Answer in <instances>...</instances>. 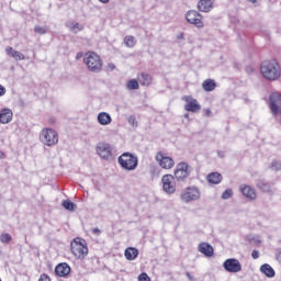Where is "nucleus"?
<instances>
[{
    "label": "nucleus",
    "mask_w": 281,
    "mask_h": 281,
    "mask_svg": "<svg viewBox=\"0 0 281 281\" xmlns=\"http://www.w3.org/2000/svg\"><path fill=\"white\" fill-rule=\"evenodd\" d=\"M260 72L261 76L270 82L279 80L281 76L280 64L276 59L263 60L260 65Z\"/></svg>",
    "instance_id": "obj_1"
},
{
    "label": "nucleus",
    "mask_w": 281,
    "mask_h": 281,
    "mask_svg": "<svg viewBox=\"0 0 281 281\" xmlns=\"http://www.w3.org/2000/svg\"><path fill=\"white\" fill-rule=\"evenodd\" d=\"M271 168L272 170H276V171L281 170V162L278 160L272 161Z\"/></svg>",
    "instance_id": "obj_36"
},
{
    "label": "nucleus",
    "mask_w": 281,
    "mask_h": 281,
    "mask_svg": "<svg viewBox=\"0 0 281 281\" xmlns=\"http://www.w3.org/2000/svg\"><path fill=\"white\" fill-rule=\"evenodd\" d=\"M40 140L44 146H56L58 144V132L53 128H44L40 134Z\"/></svg>",
    "instance_id": "obj_6"
},
{
    "label": "nucleus",
    "mask_w": 281,
    "mask_h": 281,
    "mask_svg": "<svg viewBox=\"0 0 281 281\" xmlns=\"http://www.w3.org/2000/svg\"><path fill=\"white\" fill-rule=\"evenodd\" d=\"M5 154L3 151H0V159H4Z\"/></svg>",
    "instance_id": "obj_49"
},
{
    "label": "nucleus",
    "mask_w": 281,
    "mask_h": 281,
    "mask_svg": "<svg viewBox=\"0 0 281 281\" xmlns=\"http://www.w3.org/2000/svg\"><path fill=\"white\" fill-rule=\"evenodd\" d=\"M100 3H109V0H99Z\"/></svg>",
    "instance_id": "obj_51"
},
{
    "label": "nucleus",
    "mask_w": 281,
    "mask_h": 281,
    "mask_svg": "<svg viewBox=\"0 0 281 281\" xmlns=\"http://www.w3.org/2000/svg\"><path fill=\"white\" fill-rule=\"evenodd\" d=\"M138 80L142 87H150V85L153 83V77L146 72H142Z\"/></svg>",
    "instance_id": "obj_25"
},
{
    "label": "nucleus",
    "mask_w": 281,
    "mask_h": 281,
    "mask_svg": "<svg viewBox=\"0 0 281 281\" xmlns=\"http://www.w3.org/2000/svg\"><path fill=\"white\" fill-rule=\"evenodd\" d=\"M184 117H186V120H188L189 117H190V114H184Z\"/></svg>",
    "instance_id": "obj_52"
},
{
    "label": "nucleus",
    "mask_w": 281,
    "mask_h": 281,
    "mask_svg": "<svg viewBox=\"0 0 281 281\" xmlns=\"http://www.w3.org/2000/svg\"><path fill=\"white\" fill-rule=\"evenodd\" d=\"M70 249L75 258L82 260L89 256V247H87V241L80 237L75 238L70 243Z\"/></svg>",
    "instance_id": "obj_3"
},
{
    "label": "nucleus",
    "mask_w": 281,
    "mask_h": 281,
    "mask_svg": "<svg viewBox=\"0 0 281 281\" xmlns=\"http://www.w3.org/2000/svg\"><path fill=\"white\" fill-rule=\"evenodd\" d=\"M175 176L165 175L162 177V190L167 192V194H175L177 191V187L175 186Z\"/></svg>",
    "instance_id": "obj_11"
},
{
    "label": "nucleus",
    "mask_w": 281,
    "mask_h": 281,
    "mask_svg": "<svg viewBox=\"0 0 281 281\" xmlns=\"http://www.w3.org/2000/svg\"><path fill=\"white\" fill-rule=\"evenodd\" d=\"M83 63L92 74H100L102 71V58L94 52L87 53Z\"/></svg>",
    "instance_id": "obj_5"
},
{
    "label": "nucleus",
    "mask_w": 281,
    "mask_h": 281,
    "mask_svg": "<svg viewBox=\"0 0 281 281\" xmlns=\"http://www.w3.org/2000/svg\"><path fill=\"white\" fill-rule=\"evenodd\" d=\"M186 276H187L188 280H190V281H196V280L194 279V277H192V274H191L190 272H186Z\"/></svg>",
    "instance_id": "obj_45"
},
{
    "label": "nucleus",
    "mask_w": 281,
    "mask_h": 281,
    "mask_svg": "<svg viewBox=\"0 0 281 281\" xmlns=\"http://www.w3.org/2000/svg\"><path fill=\"white\" fill-rule=\"evenodd\" d=\"M119 165L123 170H137V166H139V158L135 156L134 154H131L128 151L123 153L119 158H117Z\"/></svg>",
    "instance_id": "obj_2"
},
{
    "label": "nucleus",
    "mask_w": 281,
    "mask_h": 281,
    "mask_svg": "<svg viewBox=\"0 0 281 281\" xmlns=\"http://www.w3.org/2000/svg\"><path fill=\"white\" fill-rule=\"evenodd\" d=\"M97 120L101 124V126H109V124L113 122V119H111V114L106 112H100L97 116Z\"/></svg>",
    "instance_id": "obj_21"
},
{
    "label": "nucleus",
    "mask_w": 281,
    "mask_h": 281,
    "mask_svg": "<svg viewBox=\"0 0 281 281\" xmlns=\"http://www.w3.org/2000/svg\"><path fill=\"white\" fill-rule=\"evenodd\" d=\"M34 32H35V34H40V35L47 34V26H38V25H36L34 27Z\"/></svg>",
    "instance_id": "obj_33"
},
{
    "label": "nucleus",
    "mask_w": 281,
    "mask_h": 281,
    "mask_svg": "<svg viewBox=\"0 0 281 281\" xmlns=\"http://www.w3.org/2000/svg\"><path fill=\"white\" fill-rule=\"evenodd\" d=\"M249 3H258V0H247Z\"/></svg>",
    "instance_id": "obj_50"
},
{
    "label": "nucleus",
    "mask_w": 281,
    "mask_h": 281,
    "mask_svg": "<svg viewBox=\"0 0 281 281\" xmlns=\"http://www.w3.org/2000/svg\"><path fill=\"white\" fill-rule=\"evenodd\" d=\"M97 153L102 159H109L112 155L111 146L109 144H101L97 147Z\"/></svg>",
    "instance_id": "obj_17"
},
{
    "label": "nucleus",
    "mask_w": 281,
    "mask_h": 281,
    "mask_svg": "<svg viewBox=\"0 0 281 281\" xmlns=\"http://www.w3.org/2000/svg\"><path fill=\"white\" fill-rule=\"evenodd\" d=\"M199 199H201V191L196 187H188L180 194L182 203H191V201H199Z\"/></svg>",
    "instance_id": "obj_7"
},
{
    "label": "nucleus",
    "mask_w": 281,
    "mask_h": 281,
    "mask_svg": "<svg viewBox=\"0 0 281 281\" xmlns=\"http://www.w3.org/2000/svg\"><path fill=\"white\" fill-rule=\"evenodd\" d=\"M126 87L130 89V91H136V89H139V81L136 79H130Z\"/></svg>",
    "instance_id": "obj_30"
},
{
    "label": "nucleus",
    "mask_w": 281,
    "mask_h": 281,
    "mask_svg": "<svg viewBox=\"0 0 281 281\" xmlns=\"http://www.w3.org/2000/svg\"><path fill=\"white\" fill-rule=\"evenodd\" d=\"M239 190L248 201H256L258 199V193H256V189L251 188L250 186L247 184H241L239 187Z\"/></svg>",
    "instance_id": "obj_15"
},
{
    "label": "nucleus",
    "mask_w": 281,
    "mask_h": 281,
    "mask_svg": "<svg viewBox=\"0 0 281 281\" xmlns=\"http://www.w3.org/2000/svg\"><path fill=\"white\" fill-rule=\"evenodd\" d=\"M276 259H277L279 262H281V248H278V249H277Z\"/></svg>",
    "instance_id": "obj_40"
},
{
    "label": "nucleus",
    "mask_w": 281,
    "mask_h": 281,
    "mask_svg": "<svg viewBox=\"0 0 281 281\" xmlns=\"http://www.w3.org/2000/svg\"><path fill=\"white\" fill-rule=\"evenodd\" d=\"M209 183H213L214 186H218L221 181H223V176L220 172H212L207 176Z\"/></svg>",
    "instance_id": "obj_27"
},
{
    "label": "nucleus",
    "mask_w": 281,
    "mask_h": 281,
    "mask_svg": "<svg viewBox=\"0 0 281 281\" xmlns=\"http://www.w3.org/2000/svg\"><path fill=\"white\" fill-rule=\"evenodd\" d=\"M251 258H254V260H258V258H260V251L252 250Z\"/></svg>",
    "instance_id": "obj_38"
},
{
    "label": "nucleus",
    "mask_w": 281,
    "mask_h": 281,
    "mask_svg": "<svg viewBox=\"0 0 281 281\" xmlns=\"http://www.w3.org/2000/svg\"><path fill=\"white\" fill-rule=\"evenodd\" d=\"M217 156L223 159V157H225V154H223V151H217Z\"/></svg>",
    "instance_id": "obj_47"
},
{
    "label": "nucleus",
    "mask_w": 281,
    "mask_h": 281,
    "mask_svg": "<svg viewBox=\"0 0 281 281\" xmlns=\"http://www.w3.org/2000/svg\"><path fill=\"white\" fill-rule=\"evenodd\" d=\"M198 9L200 12H212L214 9V0H200L198 2Z\"/></svg>",
    "instance_id": "obj_19"
},
{
    "label": "nucleus",
    "mask_w": 281,
    "mask_h": 281,
    "mask_svg": "<svg viewBox=\"0 0 281 281\" xmlns=\"http://www.w3.org/2000/svg\"><path fill=\"white\" fill-rule=\"evenodd\" d=\"M61 205L64 210H67L68 212H76V209L78 207V205L70 200L63 201Z\"/></svg>",
    "instance_id": "obj_28"
},
{
    "label": "nucleus",
    "mask_w": 281,
    "mask_h": 281,
    "mask_svg": "<svg viewBox=\"0 0 281 281\" xmlns=\"http://www.w3.org/2000/svg\"><path fill=\"white\" fill-rule=\"evenodd\" d=\"M184 37L186 35L183 33L177 35L178 41H183Z\"/></svg>",
    "instance_id": "obj_46"
},
{
    "label": "nucleus",
    "mask_w": 281,
    "mask_h": 281,
    "mask_svg": "<svg viewBox=\"0 0 281 281\" xmlns=\"http://www.w3.org/2000/svg\"><path fill=\"white\" fill-rule=\"evenodd\" d=\"M76 58H77V60H80V58H82V53H78Z\"/></svg>",
    "instance_id": "obj_48"
},
{
    "label": "nucleus",
    "mask_w": 281,
    "mask_h": 281,
    "mask_svg": "<svg viewBox=\"0 0 281 281\" xmlns=\"http://www.w3.org/2000/svg\"><path fill=\"white\" fill-rule=\"evenodd\" d=\"M270 100V111L273 115H279L280 104H281V94L279 92H272L269 97Z\"/></svg>",
    "instance_id": "obj_13"
},
{
    "label": "nucleus",
    "mask_w": 281,
    "mask_h": 281,
    "mask_svg": "<svg viewBox=\"0 0 281 281\" xmlns=\"http://www.w3.org/2000/svg\"><path fill=\"white\" fill-rule=\"evenodd\" d=\"M256 188L263 192V194H273V182H269V180L265 178H259L256 180Z\"/></svg>",
    "instance_id": "obj_12"
},
{
    "label": "nucleus",
    "mask_w": 281,
    "mask_h": 281,
    "mask_svg": "<svg viewBox=\"0 0 281 281\" xmlns=\"http://www.w3.org/2000/svg\"><path fill=\"white\" fill-rule=\"evenodd\" d=\"M108 71H115V64H113V63H110V64H108Z\"/></svg>",
    "instance_id": "obj_41"
},
{
    "label": "nucleus",
    "mask_w": 281,
    "mask_h": 281,
    "mask_svg": "<svg viewBox=\"0 0 281 281\" xmlns=\"http://www.w3.org/2000/svg\"><path fill=\"white\" fill-rule=\"evenodd\" d=\"M203 111H204V115H206V117H212V110L205 109Z\"/></svg>",
    "instance_id": "obj_42"
},
{
    "label": "nucleus",
    "mask_w": 281,
    "mask_h": 281,
    "mask_svg": "<svg viewBox=\"0 0 281 281\" xmlns=\"http://www.w3.org/2000/svg\"><path fill=\"white\" fill-rule=\"evenodd\" d=\"M0 241L3 245H10V243H12V235L8 234V233H3L0 235Z\"/></svg>",
    "instance_id": "obj_31"
},
{
    "label": "nucleus",
    "mask_w": 281,
    "mask_h": 281,
    "mask_svg": "<svg viewBox=\"0 0 281 281\" xmlns=\"http://www.w3.org/2000/svg\"><path fill=\"white\" fill-rule=\"evenodd\" d=\"M5 53L8 56H11V58H14V60H25V55L19 50H14L12 47H7Z\"/></svg>",
    "instance_id": "obj_23"
},
{
    "label": "nucleus",
    "mask_w": 281,
    "mask_h": 281,
    "mask_svg": "<svg viewBox=\"0 0 281 281\" xmlns=\"http://www.w3.org/2000/svg\"><path fill=\"white\" fill-rule=\"evenodd\" d=\"M156 161H158L160 168H164L165 170H170L171 168H175V159H172V157L164 155V153L161 151L156 155Z\"/></svg>",
    "instance_id": "obj_10"
},
{
    "label": "nucleus",
    "mask_w": 281,
    "mask_h": 281,
    "mask_svg": "<svg viewBox=\"0 0 281 281\" xmlns=\"http://www.w3.org/2000/svg\"><path fill=\"white\" fill-rule=\"evenodd\" d=\"M260 271L267 278H276V270H273V268L269 263H263L260 267Z\"/></svg>",
    "instance_id": "obj_24"
},
{
    "label": "nucleus",
    "mask_w": 281,
    "mask_h": 281,
    "mask_svg": "<svg viewBox=\"0 0 281 281\" xmlns=\"http://www.w3.org/2000/svg\"><path fill=\"white\" fill-rule=\"evenodd\" d=\"M202 89L207 93L214 91L216 89V81L214 79H206L202 83Z\"/></svg>",
    "instance_id": "obj_26"
},
{
    "label": "nucleus",
    "mask_w": 281,
    "mask_h": 281,
    "mask_svg": "<svg viewBox=\"0 0 281 281\" xmlns=\"http://www.w3.org/2000/svg\"><path fill=\"white\" fill-rule=\"evenodd\" d=\"M186 19L188 23H190L191 25H195V27H203V21H202L203 15H201L199 11H195V10L188 11L186 14Z\"/></svg>",
    "instance_id": "obj_9"
},
{
    "label": "nucleus",
    "mask_w": 281,
    "mask_h": 281,
    "mask_svg": "<svg viewBox=\"0 0 281 281\" xmlns=\"http://www.w3.org/2000/svg\"><path fill=\"white\" fill-rule=\"evenodd\" d=\"M12 110L4 108L0 111V123L1 124H10L13 117Z\"/></svg>",
    "instance_id": "obj_20"
},
{
    "label": "nucleus",
    "mask_w": 281,
    "mask_h": 281,
    "mask_svg": "<svg viewBox=\"0 0 281 281\" xmlns=\"http://www.w3.org/2000/svg\"><path fill=\"white\" fill-rule=\"evenodd\" d=\"M70 31L74 32V34H78V32H82V26L80 25V23L76 22L70 27Z\"/></svg>",
    "instance_id": "obj_34"
},
{
    "label": "nucleus",
    "mask_w": 281,
    "mask_h": 281,
    "mask_svg": "<svg viewBox=\"0 0 281 281\" xmlns=\"http://www.w3.org/2000/svg\"><path fill=\"white\" fill-rule=\"evenodd\" d=\"M138 281H150V277H148V273L142 272V273L138 276Z\"/></svg>",
    "instance_id": "obj_37"
},
{
    "label": "nucleus",
    "mask_w": 281,
    "mask_h": 281,
    "mask_svg": "<svg viewBox=\"0 0 281 281\" xmlns=\"http://www.w3.org/2000/svg\"><path fill=\"white\" fill-rule=\"evenodd\" d=\"M38 281H52V279L49 278V276L44 273L40 277Z\"/></svg>",
    "instance_id": "obj_39"
},
{
    "label": "nucleus",
    "mask_w": 281,
    "mask_h": 281,
    "mask_svg": "<svg viewBox=\"0 0 281 281\" xmlns=\"http://www.w3.org/2000/svg\"><path fill=\"white\" fill-rule=\"evenodd\" d=\"M136 43H137V41L135 40V37L133 35H126L124 37V44L126 45V47H135Z\"/></svg>",
    "instance_id": "obj_29"
},
{
    "label": "nucleus",
    "mask_w": 281,
    "mask_h": 281,
    "mask_svg": "<svg viewBox=\"0 0 281 281\" xmlns=\"http://www.w3.org/2000/svg\"><path fill=\"white\" fill-rule=\"evenodd\" d=\"M127 122L131 126H133L134 128H137V117H135V115H131L127 119Z\"/></svg>",
    "instance_id": "obj_35"
},
{
    "label": "nucleus",
    "mask_w": 281,
    "mask_h": 281,
    "mask_svg": "<svg viewBox=\"0 0 281 281\" xmlns=\"http://www.w3.org/2000/svg\"><path fill=\"white\" fill-rule=\"evenodd\" d=\"M198 251L203 254L206 258H212V256H214V247L207 243H201L198 247Z\"/></svg>",
    "instance_id": "obj_18"
},
{
    "label": "nucleus",
    "mask_w": 281,
    "mask_h": 281,
    "mask_svg": "<svg viewBox=\"0 0 281 281\" xmlns=\"http://www.w3.org/2000/svg\"><path fill=\"white\" fill-rule=\"evenodd\" d=\"M183 100L187 102L184 110L188 111V113H196V111H201V104H199L196 99L189 95L183 97Z\"/></svg>",
    "instance_id": "obj_14"
},
{
    "label": "nucleus",
    "mask_w": 281,
    "mask_h": 281,
    "mask_svg": "<svg viewBox=\"0 0 281 281\" xmlns=\"http://www.w3.org/2000/svg\"><path fill=\"white\" fill-rule=\"evenodd\" d=\"M2 95H5V87H3L2 85H0V98Z\"/></svg>",
    "instance_id": "obj_43"
},
{
    "label": "nucleus",
    "mask_w": 281,
    "mask_h": 281,
    "mask_svg": "<svg viewBox=\"0 0 281 281\" xmlns=\"http://www.w3.org/2000/svg\"><path fill=\"white\" fill-rule=\"evenodd\" d=\"M223 267L228 273H239V271H243V265L236 258L226 259Z\"/></svg>",
    "instance_id": "obj_8"
},
{
    "label": "nucleus",
    "mask_w": 281,
    "mask_h": 281,
    "mask_svg": "<svg viewBox=\"0 0 281 281\" xmlns=\"http://www.w3.org/2000/svg\"><path fill=\"white\" fill-rule=\"evenodd\" d=\"M92 234H95L97 236H100V234H102V232L100 231V228L95 227L92 229Z\"/></svg>",
    "instance_id": "obj_44"
},
{
    "label": "nucleus",
    "mask_w": 281,
    "mask_h": 281,
    "mask_svg": "<svg viewBox=\"0 0 281 281\" xmlns=\"http://www.w3.org/2000/svg\"><path fill=\"white\" fill-rule=\"evenodd\" d=\"M124 256L126 260H136L137 256H139V250L135 247H128L125 249Z\"/></svg>",
    "instance_id": "obj_22"
},
{
    "label": "nucleus",
    "mask_w": 281,
    "mask_h": 281,
    "mask_svg": "<svg viewBox=\"0 0 281 281\" xmlns=\"http://www.w3.org/2000/svg\"><path fill=\"white\" fill-rule=\"evenodd\" d=\"M232 196H234V191L232 189H226L223 193H222V199L224 201H227V199H232Z\"/></svg>",
    "instance_id": "obj_32"
},
{
    "label": "nucleus",
    "mask_w": 281,
    "mask_h": 281,
    "mask_svg": "<svg viewBox=\"0 0 281 281\" xmlns=\"http://www.w3.org/2000/svg\"><path fill=\"white\" fill-rule=\"evenodd\" d=\"M194 169L188 162L181 161L176 166L173 177L178 183H186Z\"/></svg>",
    "instance_id": "obj_4"
},
{
    "label": "nucleus",
    "mask_w": 281,
    "mask_h": 281,
    "mask_svg": "<svg viewBox=\"0 0 281 281\" xmlns=\"http://www.w3.org/2000/svg\"><path fill=\"white\" fill-rule=\"evenodd\" d=\"M71 273V267L67 262L58 263L55 267V274L58 276V278H67Z\"/></svg>",
    "instance_id": "obj_16"
}]
</instances>
